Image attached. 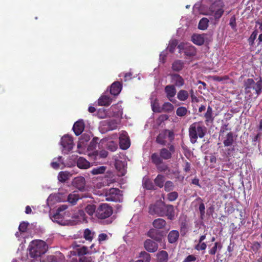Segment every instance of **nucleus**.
Instances as JSON below:
<instances>
[{
    "label": "nucleus",
    "mask_w": 262,
    "mask_h": 262,
    "mask_svg": "<svg viewBox=\"0 0 262 262\" xmlns=\"http://www.w3.org/2000/svg\"><path fill=\"white\" fill-rule=\"evenodd\" d=\"M72 214H50V218L54 222L61 225H73L81 219L84 220L85 214H78L77 215H71Z\"/></svg>",
    "instance_id": "nucleus-1"
},
{
    "label": "nucleus",
    "mask_w": 262,
    "mask_h": 262,
    "mask_svg": "<svg viewBox=\"0 0 262 262\" xmlns=\"http://www.w3.org/2000/svg\"><path fill=\"white\" fill-rule=\"evenodd\" d=\"M48 248L47 244L42 240L33 241L29 246V255L34 258L39 257L47 252Z\"/></svg>",
    "instance_id": "nucleus-2"
},
{
    "label": "nucleus",
    "mask_w": 262,
    "mask_h": 262,
    "mask_svg": "<svg viewBox=\"0 0 262 262\" xmlns=\"http://www.w3.org/2000/svg\"><path fill=\"white\" fill-rule=\"evenodd\" d=\"M188 132L191 143L194 144L198 138H203L205 136L206 128L200 122H194L190 125Z\"/></svg>",
    "instance_id": "nucleus-3"
},
{
    "label": "nucleus",
    "mask_w": 262,
    "mask_h": 262,
    "mask_svg": "<svg viewBox=\"0 0 262 262\" xmlns=\"http://www.w3.org/2000/svg\"><path fill=\"white\" fill-rule=\"evenodd\" d=\"M244 88L246 94H251V90H254L257 96L262 92V77L255 82L252 78H248L244 81Z\"/></svg>",
    "instance_id": "nucleus-4"
},
{
    "label": "nucleus",
    "mask_w": 262,
    "mask_h": 262,
    "mask_svg": "<svg viewBox=\"0 0 262 262\" xmlns=\"http://www.w3.org/2000/svg\"><path fill=\"white\" fill-rule=\"evenodd\" d=\"M225 4L223 1L217 0L209 7L208 12L213 17L216 21H219L225 12Z\"/></svg>",
    "instance_id": "nucleus-5"
},
{
    "label": "nucleus",
    "mask_w": 262,
    "mask_h": 262,
    "mask_svg": "<svg viewBox=\"0 0 262 262\" xmlns=\"http://www.w3.org/2000/svg\"><path fill=\"white\" fill-rule=\"evenodd\" d=\"M149 213H173L174 208L171 205H166L162 201H157L149 207Z\"/></svg>",
    "instance_id": "nucleus-6"
},
{
    "label": "nucleus",
    "mask_w": 262,
    "mask_h": 262,
    "mask_svg": "<svg viewBox=\"0 0 262 262\" xmlns=\"http://www.w3.org/2000/svg\"><path fill=\"white\" fill-rule=\"evenodd\" d=\"M174 136L173 130L166 129H163L161 130L157 136L156 141L158 144L165 146L167 143L166 139L168 138L169 141L171 142L173 141Z\"/></svg>",
    "instance_id": "nucleus-7"
},
{
    "label": "nucleus",
    "mask_w": 262,
    "mask_h": 262,
    "mask_svg": "<svg viewBox=\"0 0 262 262\" xmlns=\"http://www.w3.org/2000/svg\"><path fill=\"white\" fill-rule=\"evenodd\" d=\"M150 159L152 163L156 167L157 170L160 172L169 171V168L162 160L159 157V154L157 152L152 153L150 156Z\"/></svg>",
    "instance_id": "nucleus-8"
},
{
    "label": "nucleus",
    "mask_w": 262,
    "mask_h": 262,
    "mask_svg": "<svg viewBox=\"0 0 262 262\" xmlns=\"http://www.w3.org/2000/svg\"><path fill=\"white\" fill-rule=\"evenodd\" d=\"M106 200L107 201L118 202L121 199L120 190L118 188H111L105 192Z\"/></svg>",
    "instance_id": "nucleus-9"
},
{
    "label": "nucleus",
    "mask_w": 262,
    "mask_h": 262,
    "mask_svg": "<svg viewBox=\"0 0 262 262\" xmlns=\"http://www.w3.org/2000/svg\"><path fill=\"white\" fill-rule=\"evenodd\" d=\"M168 148L163 147L160 149L159 157L161 160H169L175 152V147L173 144H168Z\"/></svg>",
    "instance_id": "nucleus-10"
},
{
    "label": "nucleus",
    "mask_w": 262,
    "mask_h": 262,
    "mask_svg": "<svg viewBox=\"0 0 262 262\" xmlns=\"http://www.w3.org/2000/svg\"><path fill=\"white\" fill-rule=\"evenodd\" d=\"M90 216L93 217V215L96 216L98 221L102 224H109L115 219V216H112V214H89Z\"/></svg>",
    "instance_id": "nucleus-11"
},
{
    "label": "nucleus",
    "mask_w": 262,
    "mask_h": 262,
    "mask_svg": "<svg viewBox=\"0 0 262 262\" xmlns=\"http://www.w3.org/2000/svg\"><path fill=\"white\" fill-rule=\"evenodd\" d=\"M120 147L123 150L128 149L130 145L129 137L125 131H122L119 136Z\"/></svg>",
    "instance_id": "nucleus-12"
},
{
    "label": "nucleus",
    "mask_w": 262,
    "mask_h": 262,
    "mask_svg": "<svg viewBox=\"0 0 262 262\" xmlns=\"http://www.w3.org/2000/svg\"><path fill=\"white\" fill-rule=\"evenodd\" d=\"M61 144L64 149L70 151L73 147L72 138L69 135L63 136L61 139Z\"/></svg>",
    "instance_id": "nucleus-13"
},
{
    "label": "nucleus",
    "mask_w": 262,
    "mask_h": 262,
    "mask_svg": "<svg viewBox=\"0 0 262 262\" xmlns=\"http://www.w3.org/2000/svg\"><path fill=\"white\" fill-rule=\"evenodd\" d=\"M96 250L94 249V250L89 251L88 248L85 246H80L77 248L76 251H71V254L73 255H78V256H83L85 254H92V253H95L96 252Z\"/></svg>",
    "instance_id": "nucleus-14"
},
{
    "label": "nucleus",
    "mask_w": 262,
    "mask_h": 262,
    "mask_svg": "<svg viewBox=\"0 0 262 262\" xmlns=\"http://www.w3.org/2000/svg\"><path fill=\"white\" fill-rule=\"evenodd\" d=\"M164 91L168 100L173 102L172 98L176 95L177 92L175 86L174 85H167L165 87Z\"/></svg>",
    "instance_id": "nucleus-15"
},
{
    "label": "nucleus",
    "mask_w": 262,
    "mask_h": 262,
    "mask_svg": "<svg viewBox=\"0 0 262 262\" xmlns=\"http://www.w3.org/2000/svg\"><path fill=\"white\" fill-rule=\"evenodd\" d=\"M188 220L187 215L182 214L179 218V223L180 224L181 232L183 234H185L187 232L188 228Z\"/></svg>",
    "instance_id": "nucleus-16"
},
{
    "label": "nucleus",
    "mask_w": 262,
    "mask_h": 262,
    "mask_svg": "<svg viewBox=\"0 0 262 262\" xmlns=\"http://www.w3.org/2000/svg\"><path fill=\"white\" fill-rule=\"evenodd\" d=\"M122 88V83L119 81H115L110 86V93L112 95L117 96L120 93Z\"/></svg>",
    "instance_id": "nucleus-17"
},
{
    "label": "nucleus",
    "mask_w": 262,
    "mask_h": 262,
    "mask_svg": "<svg viewBox=\"0 0 262 262\" xmlns=\"http://www.w3.org/2000/svg\"><path fill=\"white\" fill-rule=\"evenodd\" d=\"M73 186L80 191H83L85 185V179L82 177L75 178L73 182Z\"/></svg>",
    "instance_id": "nucleus-18"
},
{
    "label": "nucleus",
    "mask_w": 262,
    "mask_h": 262,
    "mask_svg": "<svg viewBox=\"0 0 262 262\" xmlns=\"http://www.w3.org/2000/svg\"><path fill=\"white\" fill-rule=\"evenodd\" d=\"M144 247L148 252H154L157 250L158 246L156 242L151 239H147L144 243Z\"/></svg>",
    "instance_id": "nucleus-19"
},
{
    "label": "nucleus",
    "mask_w": 262,
    "mask_h": 262,
    "mask_svg": "<svg viewBox=\"0 0 262 262\" xmlns=\"http://www.w3.org/2000/svg\"><path fill=\"white\" fill-rule=\"evenodd\" d=\"M170 76L171 81L174 83V86L181 87L184 84V80L179 74H172Z\"/></svg>",
    "instance_id": "nucleus-20"
},
{
    "label": "nucleus",
    "mask_w": 262,
    "mask_h": 262,
    "mask_svg": "<svg viewBox=\"0 0 262 262\" xmlns=\"http://www.w3.org/2000/svg\"><path fill=\"white\" fill-rule=\"evenodd\" d=\"M84 128V123L83 121H78L76 122L73 126V130L76 136L80 135Z\"/></svg>",
    "instance_id": "nucleus-21"
},
{
    "label": "nucleus",
    "mask_w": 262,
    "mask_h": 262,
    "mask_svg": "<svg viewBox=\"0 0 262 262\" xmlns=\"http://www.w3.org/2000/svg\"><path fill=\"white\" fill-rule=\"evenodd\" d=\"M148 236L157 242H160L162 238L161 232L155 229L149 230Z\"/></svg>",
    "instance_id": "nucleus-22"
},
{
    "label": "nucleus",
    "mask_w": 262,
    "mask_h": 262,
    "mask_svg": "<svg viewBox=\"0 0 262 262\" xmlns=\"http://www.w3.org/2000/svg\"><path fill=\"white\" fill-rule=\"evenodd\" d=\"M86 196H83L82 194H79L78 193H76V191H74L72 193L69 194L68 196V201L72 205H74L76 203L78 200Z\"/></svg>",
    "instance_id": "nucleus-23"
},
{
    "label": "nucleus",
    "mask_w": 262,
    "mask_h": 262,
    "mask_svg": "<svg viewBox=\"0 0 262 262\" xmlns=\"http://www.w3.org/2000/svg\"><path fill=\"white\" fill-rule=\"evenodd\" d=\"M234 142L233 133L230 132L227 134L224 137L223 144L225 147L230 146L232 145Z\"/></svg>",
    "instance_id": "nucleus-24"
},
{
    "label": "nucleus",
    "mask_w": 262,
    "mask_h": 262,
    "mask_svg": "<svg viewBox=\"0 0 262 262\" xmlns=\"http://www.w3.org/2000/svg\"><path fill=\"white\" fill-rule=\"evenodd\" d=\"M204 117L205 118V123H212L214 119V117L213 114V110L210 106H208L207 108V112L204 114Z\"/></svg>",
    "instance_id": "nucleus-25"
},
{
    "label": "nucleus",
    "mask_w": 262,
    "mask_h": 262,
    "mask_svg": "<svg viewBox=\"0 0 262 262\" xmlns=\"http://www.w3.org/2000/svg\"><path fill=\"white\" fill-rule=\"evenodd\" d=\"M112 101V98L106 95L101 96L98 100V104L100 106H108Z\"/></svg>",
    "instance_id": "nucleus-26"
},
{
    "label": "nucleus",
    "mask_w": 262,
    "mask_h": 262,
    "mask_svg": "<svg viewBox=\"0 0 262 262\" xmlns=\"http://www.w3.org/2000/svg\"><path fill=\"white\" fill-rule=\"evenodd\" d=\"M77 166L81 169H87L90 166V163L85 159L79 157L77 161Z\"/></svg>",
    "instance_id": "nucleus-27"
},
{
    "label": "nucleus",
    "mask_w": 262,
    "mask_h": 262,
    "mask_svg": "<svg viewBox=\"0 0 262 262\" xmlns=\"http://www.w3.org/2000/svg\"><path fill=\"white\" fill-rule=\"evenodd\" d=\"M179 237V232L177 230L171 231L168 235V241L169 243L172 244L176 242Z\"/></svg>",
    "instance_id": "nucleus-28"
},
{
    "label": "nucleus",
    "mask_w": 262,
    "mask_h": 262,
    "mask_svg": "<svg viewBox=\"0 0 262 262\" xmlns=\"http://www.w3.org/2000/svg\"><path fill=\"white\" fill-rule=\"evenodd\" d=\"M191 40L194 44L198 46L203 45L205 41L204 35L201 34H193Z\"/></svg>",
    "instance_id": "nucleus-29"
},
{
    "label": "nucleus",
    "mask_w": 262,
    "mask_h": 262,
    "mask_svg": "<svg viewBox=\"0 0 262 262\" xmlns=\"http://www.w3.org/2000/svg\"><path fill=\"white\" fill-rule=\"evenodd\" d=\"M157 259L158 262H167L168 254L165 251H161L157 253Z\"/></svg>",
    "instance_id": "nucleus-30"
},
{
    "label": "nucleus",
    "mask_w": 262,
    "mask_h": 262,
    "mask_svg": "<svg viewBox=\"0 0 262 262\" xmlns=\"http://www.w3.org/2000/svg\"><path fill=\"white\" fill-rule=\"evenodd\" d=\"M143 186L147 190H156V188L152 181L149 178H144L143 180Z\"/></svg>",
    "instance_id": "nucleus-31"
},
{
    "label": "nucleus",
    "mask_w": 262,
    "mask_h": 262,
    "mask_svg": "<svg viewBox=\"0 0 262 262\" xmlns=\"http://www.w3.org/2000/svg\"><path fill=\"white\" fill-rule=\"evenodd\" d=\"M98 213H113V209L108 204L104 203L101 204L97 210Z\"/></svg>",
    "instance_id": "nucleus-32"
},
{
    "label": "nucleus",
    "mask_w": 262,
    "mask_h": 262,
    "mask_svg": "<svg viewBox=\"0 0 262 262\" xmlns=\"http://www.w3.org/2000/svg\"><path fill=\"white\" fill-rule=\"evenodd\" d=\"M184 65V62L182 60H177L172 63L171 68L174 71L179 72L183 69Z\"/></svg>",
    "instance_id": "nucleus-33"
},
{
    "label": "nucleus",
    "mask_w": 262,
    "mask_h": 262,
    "mask_svg": "<svg viewBox=\"0 0 262 262\" xmlns=\"http://www.w3.org/2000/svg\"><path fill=\"white\" fill-rule=\"evenodd\" d=\"M165 181V177L163 175L159 174L154 179V183L155 185L160 188L164 186Z\"/></svg>",
    "instance_id": "nucleus-34"
},
{
    "label": "nucleus",
    "mask_w": 262,
    "mask_h": 262,
    "mask_svg": "<svg viewBox=\"0 0 262 262\" xmlns=\"http://www.w3.org/2000/svg\"><path fill=\"white\" fill-rule=\"evenodd\" d=\"M184 53L187 56H193L196 54L195 48L192 46H187L184 49Z\"/></svg>",
    "instance_id": "nucleus-35"
},
{
    "label": "nucleus",
    "mask_w": 262,
    "mask_h": 262,
    "mask_svg": "<svg viewBox=\"0 0 262 262\" xmlns=\"http://www.w3.org/2000/svg\"><path fill=\"white\" fill-rule=\"evenodd\" d=\"M95 235V232L92 230L86 228L84 230L83 236L85 239L89 242H91Z\"/></svg>",
    "instance_id": "nucleus-36"
},
{
    "label": "nucleus",
    "mask_w": 262,
    "mask_h": 262,
    "mask_svg": "<svg viewBox=\"0 0 262 262\" xmlns=\"http://www.w3.org/2000/svg\"><path fill=\"white\" fill-rule=\"evenodd\" d=\"M166 222L162 219L155 220L152 223L154 227L157 229H162L166 225Z\"/></svg>",
    "instance_id": "nucleus-37"
},
{
    "label": "nucleus",
    "mask_w": 262,
    "mask_h": 262,
    "mask_svg": "<svg viewBox=\"0 0 262 262\" xmlns=\"http://www.w3.org/2000/svg\"><path fill=\"white\" fill-rule=\"evenodd\" d=\"M173 108L174 106L171 103L168 102H164L161 106V113H170L173 110Z\"/></svg>",
    "instance_id": "nucleus-38"
},
{
    "label": "nucleus",
    "mask_w": 262,
    "mask_h": 262,
    "mask_svg": "<svg viewBox=\"0 0 262 262\" xmlns=\"http://www.w3.org/2000/svg\"><path fill=\"white\" fill-rule=\"evenodd\" d=\"M188 97L189 93L186 90H181L178 93L177 98L180 101H184L186 100Z\"/></svg>",
    "instance_id": "nucleus-39"
},
{
    "label": "nucleus",
    "mask_w": 262,
    "mask_h": 262,
    "mask_svg": "<svg viewBox=\"0 0 262 262\" xmlns=\"http://www.w3.org/2000/svg\"><path fill=\"white\" fill-rule=\"evenodd\" d=\"M209 20L206 17L202 18L199 21L198 28L202 30H206L208 26Z\"/></svg>",
    "instance_id": "nucleus-40"
},
{
    "label": "nucleus",
    "mask_w": 262,
    "mask_h": 262,
    "mask_svg": "<svg viewBox=\"0 0 262 262\" xmlns=\"http://www.w3.org/2000/svg\"><path fill=\"white\" fill-rule=\"evenodd\" d=\"M152 110L155 113H161V107L160 106L157 99H155L151 104Z\"/></svg>",
    "instance_id": "nucleus-41"
},
{
    "label": "nucleus",
    "mask_w": 262,
    "mask_h": 262,
    "mask_svg": "<svg viewBox=\"0 0 262 262\" xmlns=\"http://www.w3.org/2000/svg\"><path fill=\"white\" fill-rule=\"evenodd\" d=\"M106 169V168L105 166H101L93 168L91 171V173L94 175L102 174L105 172Z\"/></svg>",
    "instance_id": "nucleus-42"
},
{
    "label": "nucleus",
    "mask_w": 262,
    "mask_h": 262,
    "mask_svg": "<svg viewBox=\"0 0 262 262\" xmlns=\"http://www.w3.org/2000/svg\"><path fill=\"white\" fill-rule=\"evenodd\" d=\"M188 110L184 106L179 107L176 111V114L179 117H183L187 115Z\"/></svg>",
    "instance_id": "nucleus-43"
},
{
    "label": "nucleus",
    "mask_w": 262,
    "mask_h": 262,
    "mask_svg": "<svg viewBox=\"0 0 262 262\" xmlns=\"http://www.w3.org/2000/svg\"><path fill=\"white\" fill-rule=\"evenodd\" d=\"M164 190L166 192H170V191H172L174 188L173 183L170 181H166L164 184Z\"/></svg>",
    "instance_id": "nucleus-44"
},
{
    "label": "nucleus",
    "mask_w": 262,
    "mask_h": 262,
    "mask_svg": "<svg viewBox=\"0 0 262 262\" xmlns=\"http://www.w3.org/2000/svg\"><path fill=\"white\" fill-rule=\"evenodd\" d=\"M97 116L98 118L103 119L107 117V112L104 108H99L97 112Z\"/></svg>",
    "instance_id": "nucleus-45"
},
{
    "label": "nucleus",
    "mask_w": 262,
    "mask_h": 262,
    "mask_svg": "<svg viewBox=\"0 0 262 262\" xmlns=\"http://www.w3.org/2000/svg\"><path fill=\"white\" fill-rule=\"evenodd\" d=\"M258 34V31L255 30L251 34L250 36L248 39V41L250 46H253L254 43V40L256 39Z\"/></svg>",
    "instance_id": "nucleus-46"
},
{
    "label": "nucleus",
    "mask_w": 262,
    "mask_h": 262,
    "mask_svg": "<svg viewBox=\"0 0 262 262\" xmlns=\"http://www.w3.org/2000/svg\"><path fill=\"white\" fill-rule=\"evenodd\" d=\"M178 193L176 191H172L167 194V199L170 201H174L178 198Z\"/></svg>",
    "instance_id": "nucleus-47"
},
{
    "label": "nucleus",
    "mask_w": 262,
    "mask_h": 262,
    "mask_svg": "<svg viewBox=\"0 0 262 262\" xmlns=\"http://www.w3.org/2000/svg\"><path fill=\"white\" fill-rule=\"evenodd\" d=\"M178 42L176 40H172L169 44L167 48V50L170 52L173 53L175 50L176 46H177Z\"/></svg>",
    "instance_id": "nucleus-48"
},
{
    "label": "nucleus",
    "mask_w": 262,
    "mask_h": 262,
    "mask_svg": "<svg viewBox=\"0 0 262 262\" xmlns=\"http://www.w3.org/2000/svg\"><path fill=\"white\" fill-rule=\"evenodd\" d=\"M140 257L143 258L145 262H149L150 260V254L145 251H142L140 253Z\"/></svg>",
    "instance_id": "nucleus-49"
},
{
    "label": "nucleus",
    "mask_w": 262,
    "mask_h": 262,
    "mask_svg": "<svg viewBox=\"0 0 262 262\" xmlns=\"http://www.w3.org/2000/svg\"><path fill=\"white\" fill-rule=\"evenodd\" d=\"M96 206L94 204H89L86 206L85 210L86 213H95Z\"/></svg>",
    "instance_id": "nucleus-50"
},
{
    "label": "nucleus",
    "mask_w": 262,
    "mask_h": 262,
    "mask_svg": "<svg viewBox=\"0 0 262 262\" xmlns=\"http://www.w3.org/2000/svg\"><path fill=\"white\" fill-rule=\"evenodd\" d=\"M91 137L89 135L86 134H82L80 138V143L84 144L85 143L90 141Z\"/></svg>",
    "instance_id": "nucleus-51"
},
{
    "label": "nucleus",
    "mask_w": 262,
    "mask_h": 262,
    "mask_svg": "<svg viewBox=\"0 0 262 262\" xmlns=\"http://www.w3.org/2000/svg\"><path fill=\"white\" fill-rule=\"evenodd\" d=\"M58 179L59 181L61 182H64L68 179V174L66 172L61 171L59 172L58 176Z\"/></svg>",
    "instance_id": "nucleus-52"
},
{
    "label": "nucleus",
    "mask_w": 262,
    "mask_h": 262,
    "mask_svg": "<svg viewBox=\"0 0 262 262\" xmlns=\"http://www.w3.org/2000/svg\"><path fill=\"white\" fill-rule=\"evenodd\" d=\"M229 25L233 30H236V17L233 15L230 18Z\"/></svg>",
    "instance_id": "nucleus-53"
},
{
    "label": "nucleus",
    "mask_w": 262,
    "mask_h": 262,
    "mask_svg": "<svg viewBox=\"0 0 262 262\" xmlns=\"http://www.w3.org/2000/svg\"><path fill=\"white\" fill-rule=\"evenodd\" d=\"M108 128L110 130H114L117 128V123L116 121L112 120L108 123Z\"/></svg>",
    "instance_id": "nucleus-54"
},
{
    "label": "nucleus",
    "mask_w": 262,
    "mask_h": 262,
    "mask_svg": "<svg viewBox=\"0 0 262 262\" xmlns=\"http://www.w3.org/2000/svg\"><path fill=\"white\" fill-rule=\"evenodd\" d=\"M28 224H29L28 223L24 222L21 223L18 227V229H19V231L21 232H25L27 228Z\"/></svg>",
    "instance_id": "nucleus-55"
},
{
    "label": "nucleus",
    "mask_w": 262,
    "mask_h": 262,
    "mask_svg": "<svg viewBox=\"0 0 262 262\" xmlns=\"http://www.w3.org/2000/svg\"><path fill=\"white\" fill-rule=\"evenodd\" d=\"M212 79L214 81H222L223 80H226L229 79V77L228 76H224L223 77H220L218 76H213L212 77Z\"/></svg>",
    "instance_id": "nucleus-56"
},
{
    "label": "nucleus",
    "mask_w": 262,
    "mask_h": 262,
    "mask_svg": "<svg viewBox=\"0 0 262 262\" xmlns=\"http://www.w3.org/2000/svg\"><path fill=\"white\" fill-rule=\"evenodd\" d=\"M230 130V128H229L228 127V124H225L223 125L221 127V129H220V137L221 135H222L225 131Z\"/></svg>",
    "instance_id": "nucleus-57"
},
{
    "label": "nucleus",
    "mask_w": 262,
    "mask_h": 262,
    "mask_svg": "<svg viewBox=\"0 0 262 262\" xmlns=\"http://www.w3.org/2000/svg\"><path fill=\"white\" fill-rule=\"evenodd\" d=\"M61 158L62 157L61 156H59L57 158V159H58L57 161L53 162L51 163V165L52 168H53L54 169H58V168L59 167V164L58 162H60Z\"/></svg>",
    "instance_id": "nucleus-58"
},
{
    "label": "nucleus",
    "mask_w": 262,
    "mask_h": 262,
    "mask_svg": "<svg viewBox=\"0 0 262 262\" xmlns=\"http://www.w3.org/2000/svg\"><path fill=\"white\" fill-rule=\"evenodd\" d=\"M195 248L198 250H204L206 248V244L205 243H199Z\"/></svg>",
    "instance_id": "nucleus-59"
},
{
    "label": "nucleus",
    "mask_w": 262,
    "mask_h": 262,
    "mask_svg": "<svg viewBox=\"0 0 262 262\" xmlns=\"http://www.w3.org/2000/svg\"><path fill=\"white\" fill-rule=\"evenodd\" d=\"M196 257L193 255H189L187 256L183 262H191L196 260Z\"/></svg>",
    "instance_id": "nucleus-60"
},
{
    "label": "nucleus",
    "mask_w": 262,
    "mask_h": 262,
    "mask_svg": "<svg viewBox=\"0 0 262 262\" xmlns=\"http://www.w3.org/2000/svg\"><path fill=\"white\" fill-rule=\"evenodd\" d=\"M197 200L201 201V203H200L199 206V209L200 213H205V205H204V203L202 202V199L200 198H199L197 199Z\"/></svg>",
    "instance_id": "nucleus-61"
},
{
    "label": "nucleus",
    "mask_w": 262,
    "mask_h": 262,
    "mask_svg": "<svg viewBox=\"0 0 262 262\" xmlns=\"http://www.w3.org/2000/svg\"><path fill=\"white\" fill-rule=\"evenodd\" d=\"M108 238V236L105 233H101L98 236V241L101 243L103 241L106 240Z\"/></svg>",
    "instance_id": "nucleus-62"
},
{
    "label": "nucleus",
    "mask_w": 262,
    "mask_h": 262,
    "mask_svg": "<svg viewBox=\"0 0 262 262\" xmlns=\"http://www.w3.org/2000/svg\"><path fill=\"white\" fill-rule=\"evenodd\" d=\"M93 259L91 256H82L79 259V262H92Z\"/></svg>",
    "instance_id": "nucleus-63"
},
{
    "label": "nucleus",
    "mask_w": 262,
    "mask_h": 262,
    "mask_svg": "<svg viewBox=\"0 0 262 262\" xmlns=\"http://www.w3.org/2000/svg\"><path fill=\"white\" fill-rule=\"evenodd\" d=\"M260 245L257 242H254L251 246V248L252 249L253 251L254 252L257 251L258 250V249L260 248Z\"/></svg>",
    "instance_id": "nucleus-64"
}]
</instances>
